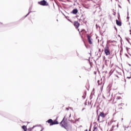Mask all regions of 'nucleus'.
Listing matches in <instances>:
<instances>
[{"mask_svg": "<svg viewBox=\"0 0 131 131\" xmlns=\"http://www.w3.org/2000/svg\"><path fill=\"white\" fill-rule=\"evenodd\" d=\"M50 124V125H55V124H59V122H58V117L56 118L55 120L53 121L52 119H49L46 121Z\"/></svg>", "mask_w": 131, "mask_h": 131, "instance_id": "obj_1", "label": "nucleus"}, {"mask_svg": "<svg viewBox=\"0 0 131 131\" xmlns=\"http://www.w3.org/2000/svg\"><path fill=\"white\" fill-rule=\"evenodd\" d=\"M113 102L115 103L121 102H122V98L120 96L115 97L113 99Z\"/></svg>", "mask_w": 131, "mask_h": 131, "instance_id": "obj_2", "label": "nucleus"}, {"mask_svg": "<svg viewBox=\"0 0 131 131\" xmlns=\"http://www.w3.org/2000/svg\"><path fill=\"white\" fill-rule=\"evenodd\" d=\"M104 53L106 55V56H109L110 55V48H109V46L108 45H106L105 48H104Z\"/></svg>", "mask_w": 131, "mask_h": 131, "instance_id": "obj_3", "label": "nucleus"}, {"mask_svg": "<svg viewBox=\"0 0 131 131\" xmlns=\"http://www.w3.org/2000/svg\"><path fill=\"white\" fill-rule=\"evenodd\" d=\"M33 127L32 128L28 129V130L31 131L33 130V131H42V128L41 127Z\"/></svg>", "mask_w": 131, "mask_h": 131, "instance_id": "obj_4", "label": "nucleus"}, {"mask_svg": "<svg viewBox=\"0 0 131 131\" xmlns=\"http://www.w3.org/2000/svg\"><path fill=\"white\" fill-rule=\"evenodd\" d=\"M106 116H107V114H105L104 113V112L100 113L99 115L98 116L97 121L100 122V116L101 117H102V118H105V117H106Z\"/></svg>", "mask_w": 131, "mask_h": 131, "instance_id": "obj_5", "label": "nucleus"}, {"mask_svg": "<svg viewBox=\"0 0 131 131\" xmlns=\"http://www.w3.org/2000/svg\"><path fill=\"white\" fill-rule=\"evenodd\" d=\"M60 125L61 127H66L68 126L67 122L64 121V119H63L61 122L60 123Z\"/></svg>", "mask_w": 131, "mask_h": 131, "instance_id": "obj_6", "label": "nucleus"}, {"mask_svg": "<svg viewBox=\"0 0 131 131\" xmlns=\"http://www.w3.org/2000/svg\"><path fill=\"white\" fill-rule=\"evenodd\" d=\"M73 25L76 29H78V27H79V26H80V24L77 21H74Z\"/></svg>", "mask_w": 131, "mask_h": 131, "instance_id": "obj_7", "label": "nucleus"}, {"mask_svg": "<svg viewBox=\"0 0 131 131\" xmlns=\"http://www.w3.org/2000/svg\"><path fill=\"white\" fill-rule=\"evenodd\" d=\"M39 4L41 6H48V4H47V2L45 0L40 1L39 2Z\"/></svg>", "mask_w": 131, "mask_h": 131, "instance_id": "obj_8", "label": "nucleus"}, {"mask_svg": "<svg viewBox=\"0 0 131 131\" xmlns=\"http://www.w3.org/2000/svg\"><path fill=\"white\" fill-rule=\"evenodd\" d=\"M116 24L118 25V26H121L122 24L121 23V21L120 20H116Z\"/></svg>", "mask_w": 131, "mask_h": 131, "instance_id": "obj_9", "label": "nucleus"}, {"mask_svg": "<svg viewBox=\"0 0 131 131\" xmlns=\"http://www.w3.org/2000/svg\"><path fill=\"white\" fill-rule=\"evenodd\" d=\"M87 37H88V39L89 43L90 45H92L93 43V42H92V39H91V36L88 35Z\"/></svg>", "mask_w": 131, "mask_h": 131, "instance_id": "obj_10", "label": "nucleus"}, {"mask_svg": "<svg viewBox=\"0 0 131 131\" xmlns=\"http://www.w3.org/2000/svg\"><path fill=\"white\" fill-rule=\"evenodd\" d=\"M77 13H78V10H77V9H73V10L72 11V13L76 14Z\"/></svg>", "mask_w": 131, "mask_h": 131, "instance_id": "obj_11", "label": "nucleus"}, {"mask_svg": "<svg viewBox=\"0 0 131 131\" xmlns=\"http://www.w3.org/2000/svg\"><path fill=\"white\" fill-rule=\"evenodd\" d=\"M23 129H24V131H27V127L25 125H24L22 126Z\"/></svg>", "mask_w": 131, "mask_h": 131, "instance_id": "obj_12", "label": "nucleus"}, {"mask_svg": "<svg viewBox=\"0 0 131 131\" xmlns=\"http://www.w3.org/2000/svg\"><path fill=\"white\" fill-rule=\"evenodd\" d=\"M94 129L93 131H97V130H98L97 126H96V125H95L94 126Z\"/></svg>", "mask_w": 131, "mask_h": 131, "instance_id": "obj_13", "label": "nucleus"}, {"mask_svg": "<svg viewBox=\"0 0 131 131\" xmlns=\"http://www.w3.org/2000/svg\"><path fill=\"white\" fill-rule=\"evenodd\" d=\"M98 85H100V84H102V81H101L100 80H98Z\"/></svg>", "mask_w": 131, "mask_h": 131, "instance_id": "obj_14", "label": "nucleus"}, {"mask_svg": "<svg viewBox=\"0 0 131 131\" xmlns=\"http://www.w3.org/2000/svg\"><path fill=\"white\" fill-rule=\"evenodd\" d=\"M84 105H85V106H86V102L84 103Z\"/></svg>", "mask_w": 131, "mask_h": 131, "instance_id": "obj_15", "label": "nucleus"}, {"mask_svg": "<svg viewBox=\"0 0 131 131\" xmlns=\"http://www.w3.org/2000/svg\"><path fill=\"white\" fill-rule=\"evenodd\" d=\"M130 77H127V78H128L129 79V78H130Z\"/></svg>", "mask_w": 131, "mask_h": 131, "instance_id": "obj_16", "label": "nucleus"}, {"mask_svg": "<svg viewBox=\"0 0 131 131\" xmlns=\"http://www.w3.org/2000/svg\"><path fill=\"white\" fill-rule=\"evenodd\" d=\"M130 34L131 35V30H129Z\"/></svg>", "mask_w": 131, "mask_h": 131, "instance_id": "obj_17", "label": "nucleus"}, {"mask_svg": "<svg viewBox=\"0 0 131 131\" xmlns=\"http://www.w3.org/2000/svg\"><path fill=\"white\" fill-rule=\"evenodd\" d=\"M99 52H101V49H99Z\"/></svg>", "mask_w": 131, "mask_h": 131, "instance_id": "obj_18", "label": "nucleus"}, {"mask_svg": "<svg viewBox=\"0 0 131 131\" xmlns=\"http://www.w3.org/2000/svg\"><path fill=\"white\" fill-rule=\"evenodd\" d=\"M126 50H127V51H128V49L127 48H126Z\"/></svg>", "mask_w": 131, "mask_h": 131, "instance_id": "obj_19", "label": "nucleus"}, {"mask_svg": "<svg viewBox=\"0 0 131 131\" xmlns=\"http://www.w3.org/2000/svg\"><path fill=\"white\" fill-rule=\"evenodd\" d=\"M84 109H85V108H83L82 109V110H84Z\"/></svg>", "mask_w": 131, "mask_h": 131, "instance_id": "obj_20", "label": "nucleus"}, {"mask_svg": "<svg viewBox=\"0 0 131 131\" xmlns=\"http://www.w3.org/2000/svg\"><path fill=\"white\" fill-rule=\"evenodd\" d=\"M84 131H88V129L85 130Z\"/></svg>", "mask_w": 131, "mask_h": 131, "instance_id": "obj_21", "label": "nucleus"}, {"mask_svg": "<svg viewBox=\"0 0 131 131\" xmlns=\"http://www.w3.org/2000/svg\"><path fill=\"white\" fill-rule=\"evenodd\" d=\"M128 1V2H129V0H127Z\"/></svg>", "mask_w": 131, "mask_h": 131, "instance_id": "obj_22", "label": "nucleus"}, {"mask_svg": "<svg viewBox=\"0 0 131 131\" xmlns=\"http://www.w3.org/2000/svg\"><path fill=\"white\" fill-rule=\"evenodd\" d=\"M117 76V77H118V76Z\"/></svg>", "mask_w": 131, "mask_h": 131, "instance_id": "obj_23", "label": "nucleus"}]
</instances>
